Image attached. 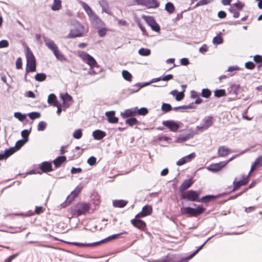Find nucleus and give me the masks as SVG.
Here are the masks:
<instances>
[{
  "label": "nucleus",
  "instance_id": "nucleus-1",
  "mask_svg": "<svg viewBox=\"0 0 262 262\" xmlns=\"http://www.w3.org/2000/svg\"><path fill=\"white\" fill-rule=\"evenodd\" d=\"M200 192L193 190H189L182 194L181 198L182 199L185 200L189 202H208L214 198L212 195H206L203 196L201 200H199Z\"/></svg>",
  "mask_w": 262,
  "mask_h": 262
},
{
  "label": "nucleus",
  "instance_id": "nucleus-2",
  "mask_svg": "<svg viewBox=\"0 0 262 262\" xmlns=\"http://www.w3.org/2000/svg\"><path fill=\"white\" fill-rule=\"evenodd\" d=\"M205 210L203 207L198 205L196 208L190 207L181 208V213L182 214H188L190 216H196L203 213Z\"/></svg>",
  "mask_w": 262,
  "mask_h": 262
},
{
  "label": "nucleus",
  "instance_id": "nucleus-3",
  "mask_svg": "<svg viewBox=\"0 0 262 262\" xmlns=\"http://www.w3.org/2000/svg\"><path fill=\"white\" fill-rule=\"evenodd\" d=\"M78 56L84 62L89 65L91 68H93L97 64L95 59L92 56L84 51H79L78 52Z\"/></svg>",
  "mask_w": 262,
  "mask_h": 262
},
{
  "label": "nucleus",
  "instance_id": "nucleus-4",
  "mask_svg": "<svg viewBox=\"0 0 262 262\" xmlns=\"http://www.w3.org/2000/svg\"><path fill=\"white\" fill-rule=\"evenodd\" d=\"M212 124V117L211 116L205 117L202 120V125L196 127L195 134H198L199 132H202L207 129Z\"/></svg>",
  "mask_w": 262,
  "mask_h": 262
},
{
  "label": "nucleus",
  "instance_id": "nucleus-5",
  "mask_svg": "<svg viewBox=\"0 0 262 262\" xmlns=\"http://www.w3.org/2000/svg\"><path fill=\"white\" fill-rule=\"evenodd\" d=\"M138 5L145 6L147 8H156L159 6V3L156 0H133Z\"/></svg>",
  "mask_w": 262,
  "mask_h": 262
},
{
  "label": "nucleus",
  "instance_id": "nucleus-6",
  "mask_svg": "<svg viewBox=\"0 0 262 262\" xmlns=\"http://www.w3.org/2000/svg\"><path fill=\"white\" fill-rule=\"evenodd\" d=\"M90 209V206L86 203H80L77 205L74 210L75 214L77 216H80L88 212Z\"/></svg>",
  "mask_w": 262,
  "mask_h": 262
},
{
  "label": "nucleus",
  "instance_id": "nucleus-7",
  "mask_svg": "<svg viewBox=\"0 0 262 262\" xmlns=\"http://www.w3.org/2000/svg\"><path fill=\"white\" fill-rule=\"evenodd\" d=\"M90 21L93 26L97 29L101 28L103 26V23L95 14H93L89 17Z\"/></svg>",
  "mask_w": 262,
  "mask_h": 262
},
{
  "label": "nucleus",
  "instance_id": "nucleus-8",
  "mask_svg": "<svg viewBox=\"0 0 262 262\" xmlns=\"http://www.w3.org/2000/svg\"><path fill=\"white\" fill-rule=\"evenodd\" d=\"M162 124L168 128V129L173 132H176L179 128V124L173 120H167L163 121L162 122Z\"/></svg>",
  "mask_w": 262,
  "mask_h": 262
},
{
  "label": "nucleus",
  "instance_id": "nucleus-9",
  "mask_svg": "<svg viewBox=\"0 0 262 262\" xmlns=\"http://www.w3.org/2000/svg\"><path fill=\"white\" fill-rule=\"evenodd\" d=\"M147 24L151 27L153 31L159 32L160 28L159 25L157 23L153 17L148 16L145 19Z\"/></svg>",
  "mask_w": 262,
  "mask_h": 262
},
{
  "label": "nucleus",
  "instance_id": "nucleus-10",
  "mask_svg": "<svg viewBox=\"0 0 262 262\" xmlns=\"http://www.w3.org/2000/svg\"><path fill=\"white\" fill-rule=\"evenodd\" d=\"M228 161H222L219 163L212 164L207 167V169L213 172H216L225 167Z\"/></svg>",
  "mask_w": 262,
  "mask_h": 262
},
{
  "label": "nucleus",
  "instance_id": "nucleus-11",
  "mask_svg": "<svg viewBox=\"0 0 262 262\" xmlns=\"http://www.w3.org/2000/svg\"><path fill=\"white\" fill-rule=\"evenodd\" d=\"M248 176H243V179L239 181H237V179L235 178L233 182V187L232 191H235L239 188L241 186L246 185L248 181Z\"/></svg>",
  "mask_w": 262,
  "mask_h": 262
},
{
  "label": "nucleus",
  "instance_id": "nucleus-12",
  "mask_svg": "<svg viewBox=\"0 0 262 262\" xmlns=\"http://www.w3.org/2000/svg\"><path fill=\"white\" fill-rule=\"evenodd\" d=\"M195 157V154L194 152H192L189 155L184 156L179 159L177 162V165L178 166H181L185 164L186 163L190 162Z\"/></svg>",
  "mask_w": 262,
  "mask_h": 262
},
{
  "label": "nucleus",
  "instance_id": "nucleus-13",
  "mask_svg": "<svg viewBox=\"0 0 262 262\" xmlns=\"http://www.w3.org/2000/svg\"><path fill=\"white\" fill-rule=\"evenodd\" d=\"M152 209L151 206L146 205L142 208V211L136 215V218L140 217H144L150 214L152 212Z\"/></svg>",
  "mask_w": 262,
  "mask_h": 262
},
{
  "label": "nucleus",
  "instance_id": "nucleus-14",
  "mask_svg": "<svg viewBox=\"0 0 262 262\" xmlns=\"http://www.w3.org/2000/svg\"><path fill=\"white\" fill-rule=\"evenodd\" d=\"M43 38L46 46L53 52L58 49L53 40L46 36H43Z\"/></svg>",
  "mask_w": 262,
  "mask_h": 262
},
{
  "label": "nucleus",
  "instance_id": "nucleus-15",
  "mask_svg": "<svg viewBox=\"0 0 262 262\" xmlns=\"http://www.w3.org/2000/svg\"><path fill=\"white\" fill-rule=\"evenodd\" d=\"M62 242H64L65 243L70 244V245H75L78 247H94L99 245V243L94 242L93 243H89V244H86V243H78V242H66L64 241H62Z\"/></svg>",
  "mask_w": 262,
  "mask_h": 262
},
{
  "label": "nucleus",
  "instance_id": "nucleus-16",
  "mask_svg": "<svg viewBox=\"0 0 262 262\" xmlns=\"http://www.w3.org/2000/svg\"><path fill=\"white\" fill-rule=\"evenodd\" d=\"M115 112L114 111L106 112L105 116L107 121L110 123H116L118 122V118L115 116Z\"/></svg>",
  "mask_w": 262,
  "mask_h": 262
},
{
  "label": "nucleus",
  "instance_id": "nucleus-17",
  "mask_svg": "<svg viewBox=\"0 0 262 262\" xmlns=\"http://www.w3.org/2000/svg\"><path fill=\"white\" fill-rule=\"evenodd\" d=\"M131 223L135 227L141 230L144 229L146 226V224L143 221L137 219L136 217L131 220Z\"/></svg>",
  "mask_w": 262,
  "mask_h": 262
},
{
  "label": "nucleus",
  "instance_id": "nucleus-18",
  "mask_svg": "<svg viewBox=\"0 0 262 262\" xmlns=\"http://www.w3.org/2000/svg\"><path fill=\"white\" fill-rule=\"evenodd\" d=\"M81 189V186H77L75 189L71 192V194L69 195L67 198L69 203L73 201L75 198L77 196V195L80 192Z\"/></svg>",
  "mask_w": 262,
  "mask_h": 262
},
{
  "label": "nucleus",
  "instance_id": "nucleus-19",
  "mask_svg": "<svg viewBox=\"0 0 262 262\" xmlns=\"http://www.w3.org/2000/svg\"><path fill=\"white\" fill-rule=\"evenodd\" d=\"M262 165V156H259L256 159L254 162L252 163L249 175L250 173L257 168L261 167Z\"/></svg>",
  "mask_w": 262,
  "mask_h": 262
},
{
  "label": "nucleus",
  "instance_id": "nucleus-20",
  "mask_svg": "<svg viewBox=\"0 0 262 262\" xmlns=\"http://www.w3.org/2000/svg\"><path fill=\"white\" fill-rule=\"evenodd\" d=\"M106 135L105 132L100 129L95 130L93 132L92 136L95 140H100Z\"/></svg>",
  "mask_w": 262,
  "mask_h": 262
},
{
  "label": "nucleus",
  "instance_id": "nucleus-21",
  "mask_svg": "<svg viewBox=\"0 0 262 262\" xmlns=\"http://www.w3.org/2000/svg\"><path fill=\"white\" fill-rule=\"evenodd\" d=\"M40 168L42 172H47L53 170L51 163L47 161L43 162L40 164Z\"/></svg>",
  "mask_w": 262,
  "mask_h": 262
},
{
  "label": "nucleus",
  "instance_id": "nucleus-22",
  "mask_svg": "<svg viewBox=\"0 0 262 262\" xmlns=\"http://www.w3.org/2000/svg\"><path fill=\"white\" fill-rule=\"evenodd\" d=\"M83 35V31L79 29H75L72 30L68 34L67 37L69 38H75L77 37L82 36Z\"/></svg>",
  "mask_w": 262,
  "mask_h": 262
},
{
  "label": "nucleus",
  "instance_id": "nucleus-23",
  "mask_svg": "<svg viewBox=\"0 0 262 262\" xmlns=\"http://www.w3.org/2000/svg\"><path fill=\"white\" fill-rule=\"evenodd\" d=\"M193 184V182L191 179H187L185 180L181 185L179 188V190L180 192H183L188 188H189L192 184Z\"/></svg>",
  "mask_w": 262,
  "mask_h": 262
},
{
  "label": "nucleus",
  "instance_id": "nucleus-24",
  "mask_svg": "<svg viewBox=\"0 0 262 262\" xmlns=\"http://www.w3.org/2000/svg\"><path fill=\"white\" fill-rule=\"evenodd\" d=\"M26 57L27 62H36L35 58L29 48L27 47L26 49Z\"/></svg>",
  "mask_w": 262,
  "mask_h": 262
},
{
  "label": "nucleus",
  "instance_id": "nucleus-25",
  "mask_svg": "<svg viewBox=\"0 0 262 262\" xmlns=\"http://www.w3.org/2000/svg\"><path fill=\"white\" fill-rule=\"evenodd\" d=\"M67 158L65 156H60L56 158L53 162L55 168L59 167L61 165L66 161Z\"/></svg>",
  "mask_w": 262,
  "mask_h": 262
},
{
  "label": "nucleus",
  "instance_id": "nucleus-26",
  "mask_svg": "<svg viewBox=\"0 0 262 262\" xmlns=\"http://www.w3.org/2000/svg\"><path fill=\"white\" fill-rule=\"evenodd\" d=\"M230 150L228 148L225 146H221L218 149V156L219 157H225L229 154Z\"/></svg>",
  "mask_w": 262,
  "mask_h": 262
},
{
  "label": "nucleus",
  "instance_id": "nucleus-27",
  "mask_svg": "<svg viewBox=\"0 0 262 262\" xmlns=\"http://www.w3.org/2000/svg\"><path fill=\"white\" fill-rule=\"evenodd\" d=\"M99 4L100 6L102 7V11L110 15L111 14V11L109 9L108 4L107 2L105 0H101L99 2Z\"/></svg>",
  "mask_w": 262,
  "mask_h": 262
},
{
  "label": "nucleus",
  "instance_id": "nucleus-28",
  "mask_svg": "<svg viewBox=\"0 0 262 262\" xmlns=\"http://www.w3.org/2000/svg\"><path fill=\"white\" fill-rule=\"evenodd\" d=\"M13 148H8L5 150L3 152L0 153V161L7 159L14 153Z\"/></svg>",
  "mask_w": 262,
  "mask_h": 262
},
{
  "label": "nucleus",
  "instance_id": "nucleus-29",
  "mask_svg": "<svg viewBox=\"0 0 262 262\" xmlns=\"http://www.w3.org/2000/svg\"><path fill=\"white\" fill-rule=\"evenodd\" d=\"M36 70V62H27L26 72V74L25 75V78L27 76V74L28 73L30 72H34Z\"/></svg>",
  "mask_w": 262,
  "mask_h": 262
},
{
  "label": "nucleus",
  "instance_id": "nucleus-30",
  "mask_svg": "<svg viewBox=\"0 0 262 262\" xmlns=\"http://www.w3.org/2000/svg\"><path fill=\"white\" fill-rule=\"evenodd\" d=\"M135 113H136V109L135 108V109L131 108V109L126 110L124 111V112H121V115L123 118H125L133 116Z\"/></svg>",
  "mask_w": 262,
  "mask_h": 262
},
{
  "label": "nucleus",
  "instance_id": "nucleus-31",
  "mask_svg": "<svg viewBox=\"0 0 262 262\" xmlns=\"http://www.w3.org/2000/svg\"><path fill=\"white\" fill-rule=\"evenodd\" d=\"M80 4L83 9L85 10V11L88 15L89 17H90L91 15L95 13L87 4L83 2H80Z\"/></svg>",
  "mask_w": 262,
  "mask_h": 262
},
{
  "label": "nucleus",
  "instance_id": "nucleus-32",
  "mask_svg": "<svg viewBox=\"0 0 262 262\" xmlns=\"http://www.w3.org/2000/svg\"><path fill=\"white\" fill-rule=\"evenodd\" d=\"M28 141V139H23L18 141L16 144L15 146L13 147H11L10 148H13L12 151H14V152L19 150L24 144Z\"/></svg>",
  "mask_w": 262,
  "mask_h": 262
},
{
  "label": "nucleus",
  "instance_id": "nucleus-33",
  "mask_svg": "<svg viewBox=\"0 0 262 262\" xmlns=\"http://www.w3.org/2000/svg\"><path fill=\"white\" fill-rule=\"evenodd\" d=\"M123 233H127L126 232H124L123 233H118V234H113V235H112L111 236H109L108 237H106V238L104 239H102L99 242H97V243H99V245L101 243H104V242H108V241H112L113 239H114L116 238H117L118 237H119L120 235H121V234H123Z\"/></svg>",
  "mask_w": 262,
  "mask_h": 262
},
{
  "label": "nucleus",
  "instance_id": "nucleus-34",
  "mask_svg": "<svg viewBox=\"0 0 262 262\" xmlns=\"http://www.w3.org/2000/svg\"><path fill=\"white\" fill-rule=\"evenodd\" d=\"M53 53L58 60L61 61H64L67 60V58L64 56L63 54H62L60 52L58 49L56 50Z\"/></svg>",
  "mask_w": 262,
  "mask_h": 262
},
{
  "label": "nucleus",
  "instance_id": "nucleus-35",
  "mask_svg": "<svg viewBox=\"0 0 262 262\" xmlns=\"http://www.w3.org/2000/svg\"><path fill=\"white\" fill-rule=\"evenodd\" d=\"M61 98L64 104L69 105L70 104L72 103V98L68 93L64 95H61Z\"/></svg>",
  "mask_w": 262,
  "mask_h": 262
},
{
  "label": "nucleus",
  "instance_id": "nucleus-36",
  "mask_svg": "<svg viewBox=\"0 0 262 262\" xmlns=\"http://www.w3.org/2000/svg\"><path fill=\"white\" fill-rule=\"evenodd\" d=\"M127 202L124 200H115L113 201V206L115 207L123 208L126 205Z\"/></svg>",
  "mask_w": 262,
  "mask_h": 262
},
{
  "label": "nucleus",
  "instance_id": "nucleus-37",
  "mask_svg": "<svg viewBox=\"0 0 262 262\" xmlns=\"http://www.w3.org/2000/svg\"><path fill=\"white\" fill-rule=\"evenodd\" d=\"M193 108H194V106H193V104H190L187 105H182V106L174 107L172 108V110L174 111H180L182 112H184L185 110Z\"/></svg>",
  "mask_w": 262,
  "mask_h": 262
},
{
  "label": "nucleus",
  "instance_id": "nucleus-38",
  "mask_svg": "<svg viewBox=\"0 0 262 262\" xmlns=\"http://www.w3.org/2000/svg\"><path fill=\"white\" fill-rule=\"evenodd\" d=\"M193 136V135L190 134H187L185 135H180L177 138V141L178 142H183L188 140L190 138H192Z\"/></svg>",
  "mask_w": 262,
  "mask_h": 262
},
{
  "label": "nucleus",
  "instance_id": "nucleus-39",
  "mask_svg": "<svg viewBox=\"0 0 262 262\" xmlns=\"http://www.w3.org/2000/svg\"><path fill=\"white\" fill-rule=\"evenodd\" d=\"M47 77L46 75L43 73H37L35 76V79L39 82L43 81Z\"/></svg>",
  "mask_w": 262,
  "mask_h": 262
},
{
  "label": "nucleus",
  "instance_id": "nucleus-40",
  "mask_svg": "<svg viewBox=\"0 0 262 262\" xmlns=\"http://www.w3.org/2000/svg\"><path fill=\"white\" fill-rule=\"evenodd\" d=\"M61 1L60 0H54L53 5L51 7L52 9L54 11H57L61 8Z\"/></svg>",
  "mask_w": 262,
  "mask_h": 262
},
{
  "label": "nucleus",
  "instance_id": "nucleus-41",
  "mask_svg": "<svg viewBox=\"0 0 262 262\" xmlns=\"http://www.w3.org/2000/svg\"><path fill=\"white\" fill-rule=\"evenodd\" d=\"M165 9L170 14L173 13L174 11V5L170 2L166 4Z\"/></svg>",
  "mask_w": 262,
  "mask_h": 262
},
{
  "label": "nucleus",
  "instance_id": "nucleus-42",
  "mask_svg": "<svg viewBox=\"0 0 262 262\" xmlns=\"http://www.w3.org/2000/svg\"><path fill=\"white\" fill-rule=\"evenodd\" d=\"M138 53L141 56H147L150 54V50L148 49L142 48L139 50Z\"/></svg>",
  "mask_w": 262,
  "mask_h": 262
},
{
  "label": "nucleus",
  "instance_id": "nucleus-43",
  "mask_svg": "<svg viewBox=\"0 0 262 262\" xmlns=\"http://www.w3.org/2000/svg\"><path fill=\"white\" fill-rule=\"evenodd\" d=\"M122 74L123 78L126 80L128 81H130L132 80V76L131 74L127 71L123 70Z\"/></svg>",
  "mask_w": 262,
  "mask_h": 262
},
{
  "label": "nucleus",
  "instance_id": "nucleus-44",
  "mask_svg": "<svg viewBox=\"0 0 262 262\" xmlns=\"http://www.w3.org/2000/svg\"><path fill=\"white\" fill-rule=\"evenodd\" d=\"M224 96H226V91L225 90H216L214 91V96L216 97L220 98Z\"/></svg>",
  "mask_w": 262,
  "mask_h": 262
},
{
  "label": "nucleus",
  "instance_id": "nucleus-45",
  "mask_svg": "<svg viewBox=\"0 0 262 262\" xmlns=\"http://www.w3.org/2000/svg\"><path fill=\"white\" fill-rule=\"evenodd\" d=\"M152 83V82H151V80L149 81V82H145L143 84H141L140 83H137L135 86V87H137V90H133V92H138V91H139V90L140 89H141L142 88H143L144 86H146L147 85H149L150 84Z\"/></svg>",
  "mask_w": 262,
  "mask_h": 262
},
{
  "label": "nucleus",
  "instance_id": "nucleus-46",
  "mask_svg": "<svg viewBox=\"0 0 262 262\" xmlns=\"http://www.w3.org/2000/svg\"><path fill=\"white\" fill-rule=\"evenodd\" d=\"M82 136V132L81 129H77L75 130L73 134V137L76 139L81 138Z\"/></svg>",
  "mask_w": 262,
  "mask_h": 262
},
{
  "label": "nucleus",
  "instance_id": "nucleus-47",
  "mask_svg": "<svg viewBox=\"0 0 262 262\" xmlns=\"http://www.w3.org/2000/svg\"><path fill=\"white\" fill-rule=\"evenodd\" d=\"M138 122L137 120L135 118H130L126 120L125 123L126 124H128L130 126H133V125L136 124Z\"/></svg>",
  "mask_w": 262,
  "mask_h": 262
},
{
  "label": "nucleus",
  "instance_id": "nucleus-48",
  "mask_svg": "<svg viewBox=\"0 0 262 262\" xmlns=\"http://www.w3.org/2000/svg\"><path fill=\"white\" fill-rule=\"evenodd\" d=\"M223 42V38L220 36H215L212 40V42L214 45H220Z\"/></svg>",
  "mask_w": 262,
  "mask_h": 262
},
{
  "label": "nucleus",
  "instance_id": "nucleus-49",
  "mask_svg": "<svg viewBox=\"0 0 262 262\" xmlns=\"http://www.w3.org/2000/svg\"><path fill=\"white\" fill-rule=\"evenodd\" d=\"M172 108L171 106L168 103H163L161 107L162 111L165 113L169 112Z\"/></svg>",
  "mask_w": 262,
  "mask_h": 262
},
{
  "label": "nucleus",
  "instance_id": "nucleus-50",
  "mask_svg": "<svg viewBox=\"0 0 262 262\" xmlns=\"http://www.w3.org/2000/svg\"><path fill=\"white\" fill-rule=\"evenodd\" d=\"M211 91L208 89H204L202 91L201 95L204 98H208L211 95Z\"/></svg>",
  "mask_w": 262,
  "mask_h": 262
},
{
  "label": "nucleus",
  "instance_id": "nucleus-51",
  "mask_svg": "<svg viewBox=\"0 0 262 262\" xmlns=\"http://www.w3.org/2000/svg\"><path fill=\"white\" fill-rule=\"evenodd\" d=\"M47 126L46 122L42 121H40L37 125V130L38 131H43L45 129Z\"/></svg>",
  "mask_w": 262,
  "mask_h": 262
},
{
  "label": "nucleus",
  "instance_id": "nucleus-52",
  "mask_svg": "<svg viewBox=\"0 0 262 262\" xmlns=\"http://www.w3.org/2000/svg\"><path fill=\"white\" fill-rule=\"evenodd\" d=\"M213 0H201L198 2L194 6V8H196L200 6L205 5L210 3Z\"/></svg>",
  "mask_w": 262,
  "mask_h": 262
},
{
  "label": "nucleus",
  "instance_id": "nucleus-53",
  "mask_svg": "<svg viewBox=\"0 0 262 262\" xmlns=\"http://www.w3.org/2000/svg\"><path fill=\"white\" fill-rule=\"evenodd\" d=\"M14 116L20 121H23L26 117L25 115H23L19 112H15L14 114Z\"/></svg>",
  "mask_w": 262,
  "mask_h": 262
},
{
  "label": "nucleus",
  "instance_id": "nucleus-54",
  "mask_svg": "<svg viewBox=\"0 0 262 262\" xmlns=\"http://www.w3.org/2000/svg\"><path fill=\"white\" fill-rule=\"evenodd\" d=\"M29 117L32 120L39 118L40 117V114L38 112H32L29 114Z\"/></svg>",
  "mask_w": 262,
  "mask_h": 262
},
{
  "label": "nucleus",
  "instance_id": "nucleus-55",
  "mask_svg": "<svg viewBox=\"0 0 262 262\" xmlns=\"http://www.w3.org/2000/svg\"><path fill=\"white\" fill-rule=\"evenodd\" d=\"M87 162L90 165L93 166L96 163V158L92 156L88 159Z\"/></svg>",
  "mask_w": 262,
  "mask_h": 262
},
{
  "label": "nucleus",
  "instance_id": "nucleus-56",
  "mask_svg": "<svg viewBox=\"0 0 262 262\" xmlns=\"http://www.w3.org/2000/svg\"><path fill=\"white\" fill-rule=\"evenodd\" d=\"M254 60L256 63H258L260 64L258 65V67H260L262 65V56L260 55H255L254 57Z\"/></svg>",
  "mask_w": 262,
  "mask_h": 262
},
{
  "label": "nucleus",
  "instance_id": "nucleus-57",
  "mask_svg": "<svg viewBox=\"0 0 262 262\" xmlns=\"http://www.w3.org/2000/svg\"><path fill=\"white\" fill-rule=\"evenodd\" d=\"M56 99H57L56 96L53 94H51L48 97V102L49 104H52Z\"/></svg>",
  "mask_w": 262,
  "mask_h": 262
},
{
  "label": "nucleus",
  "instance_id": "nucleus-58",
  "mask_svg": "<svg viewBox=\"0 0 262 262\" xmlns=\"http://www.w3.org/2000/svg\"><path fill=\"white\" fill-rule=\"evenodd\" d=\"M30 130H28L27 129L23 130L21 132V136L23 137V138H24V139H28V137L30 134Z\"/></svg>",
  "mask_w": 262,
  "mask_h": 262
},
{
  "label": "nucleus",
  "instance_id": "nucleus-59",
  "mask_svg": "<svg viewBox=\"0 0 262 262\" xmlns=\"http://www.w3.org/2000/svg\"><path fill=\"white\" fill-rule=\"evenodd\" d=\"M148 113V110L145 107H142L138 110V114L140 115H145Z\"/></svg>",
  "mask_w": 262,
  "mask_h": 262
},
{
  "label": "nucleus",
  "instance_id": "nucleus-60",
  "mask_svg": "<svg viewBox=\"0 0 262 262\" xmlns=\"http://www.w3.org/2000/svg\"><path fill=\"white\" fill-rule=\"evenodd\" d=\"M245 68L248 69L252 70L255 68V64L251 61H248L245 63Z\"/></svg>",
  "mask_w": 262,
  "mask_h": 262
},
{
  "label": "nucleus",
  "instance_id": "nucleus-61",
  "mask_svg": "<svg viewBox=\"0 0 262 262\" xmlns=\"http://www.w3.org/2000/svg\"><path fill=\"white\" fill-rule=\"evenodd\" d=\"M22 67V59L21 57L17 58L16 61V68L17 69H21Z\"/></svg>",
  "mask_w": 262,
  "mask_h": 262
},
{
  "label": "nucleus",
  "instance_id": "nucleus-62",
  "mask_svg": "<svg viewBox=\"0 0 262 262\" xmlns=\"http://www.w3.org/2000/svg\"><path fill=\"white\" fill-rule=\"evenodd\" d=\"M184 97V94L183 92H181L179 93L178 92L177 96L176 97V99L177 101H181V100H182L183 99Z\"/></svg>",
  "mask_w": 262,
  "mask_h": 262
},
{
  "label": "nucleus",
  "instance_id": "nucleus-63",
  "mask_svg": "<svg viewBox=\"0 0 262 262\" xmlns=\"http://www.w3.org/2000/svg\"><path fill=\"white\" fill-rule=\"evenodd\" d=\"M9 46V42L6 40L0 41V48H6Z\"/></svg>",
  "mask_w": 262,
  "mask_h": 262
},
{
  "label": "nucleus",
  "instance_id": "nucleus-64",
  "mask_svg": "<svg viewBox=\"0 0 262 262\" xmlns=\"http://www.w3.org/2000/svg\"><path fill=\"white\" fill-rule=\"evenodd\" d=\"M106 29L104 28H101L98 31V34L100 36V37H103L105 35L106 33Z\"/></svg>",
  "mask_w": 262,
  "mask_h": 262
}]
</instances>
